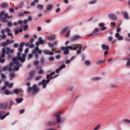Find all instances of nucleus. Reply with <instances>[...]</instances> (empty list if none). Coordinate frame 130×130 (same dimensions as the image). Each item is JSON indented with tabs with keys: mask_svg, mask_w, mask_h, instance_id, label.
<instances>
[{
	"mask_svg": "<svg viewBox=\"0 0 130 130\" xmlns=\"http://www.w3.org/2000/svg\"><path fill=\"white\" fill-rule=\"evenodd\" d=\"M18 52L17 53V57H15L12 58L13 62L16 64V66L14 68L15 71H19L20 70V67H22V64H20L19 61L21 62H25V58L27 55L25 54H23L22 57H21V52L23 51V48L20 47H18Z\"/></svg>",
	"mask_w": 130,
	"mask_h": 130,
	"instance_id": "nucleus-1",
	"label": "nucleus"
},
{
	"mask_svg": "<svg viewBox=\"0 0 130 130\" xmlns=\"http://www.w3.org/2000/svg\"><path fill=\"white\" fill-rule=\"evenodd\" d=\"M78 48H79V50L77 51L76 53L80 54V53L82 52V50H81L82 49V45L74 44L71 46L61 47V49L64 51L63 54H65V55H68V54L70 53V51H69L70 49V50H76Z\"/></svg>",
	"mask_w": 130,
	"mask_h": 130,
	"instance_id": "nucleus-2",
	"label": "nucleus"
},
{
	"mask_svg": "<svg viewBox=\"0 0 130 130\" xmlns=\"http://www.w3.org/2000/svg\"><path fill=\"white\" fill-rule=\"evenodd\" d=\"M40 44V43L39 42H37L36 43V45L37 47H35L34 49L32 50L31 53L32 54H35V57L37 59L38 57H39V55L38 54H41L42 53V50L41 49H39V45Z\"/></svg>",
	"mask_w": 130,
	"mask_h": 130,
	"instance_id": "nucleus-3",
	"label": "nucleus"
},
{
	"mask_svg": "<svg viewBox=\"0 0 130 130\" xmlns=\"http://www.w3.org/2000/svg\"><path fill=\"white\" fill-rule=\"evenodd\" d=\"M52 79H54L52 76H51L50 77L46 80L45 79H43L42 82H40L39 83V86H43V89L46 88V86L49 82H50L51 80H52Z\"/></svg>",
	"mask_w": 130,
	"mask_h": 130,
	"instance_id": "nucleus-4",
	"label": "nucleus"
},
{
	"mask_svg": "<svg viewBox=\"0 0 130 130\" xmlns=\"http://www.w3.org/2000/svg\"><path fill=\"white\" fill-rule=\"evenodd\" d=\"M62 112H63V111H60L58 112H56L54 116L55 117H57L56 121L58 122V123H60V122H62L63 120H61V118H60V114H62Z\"/></svg>",
	"mask_w": 130,
	"mask_h": 130,
	"instance_id": "nucleus-5",
	"label": "nucleus"
},
{
	"mask_svg": "<svg viewBox=\"0 0 130 130\" xmlns=\"http://www.w3.org/2000/svg\"><path fill=\"white\" fill-rule=\"evenodd\" d=\"M32 91L31 92L32 95H35V94H37L39 91H40V89H39V87H37V85L34 84L32 87Z\"/></svg>",
	"mask_w": 130,
	"mask_h": 130,
	"instance_id": "nucleus-6",
	"label": "nucleus"
},
{
	"mask_svg": "<svg viewBox=\"0 0 130 130\" xmlns=\"http://www.w3.org/2000/svg\"><path fill=\"white\" fill-rule=\"evenodd\" d=\"M33 42H34V39H31L29 40V42L25 44V46L29 47V48H34V44H32Z\"/></svg>",
	"mask_w": 130,
	"mask_h": 130,
	"instance_id": "nucleus-7",
	"label": "nucleus"
},
{
	"mask_svg": "<svg viewBox=\"0 0 130 130\" xmlns=\"http://www.w3.org/2000/svg\"><path fill=\"white\" fill-rule=\"evenodd\" d=\"M35 75H36V71H32L30 72L29 74V77L27 78V80L31 81V80H32V79L34 78Z\"/></svg>",
	"mask_w": 130,
	"mask_h": 130,
	"instance_id": "nucleus-8",
	"label": "nucleus"
},
{
	"mask_svg": "<svg viewBox=\"0 0 130 130\" xmlns=\"http://www.w3.org/2000/svg\"><path fill=\"white\" fill-rule=\"evenodd\" d=\"M16 66H17V64H16L14 62L10 63V66L9 68H8V70L9 71V72H13V71H16L14 70V68L16 67Z\"/></svg>",
	"mask_w": 130,
	"mask_h": 130,
	"instance_id": "nucleus-9",
	"label": "nucleus"
},
{
	"mask_svg": "<svg viewBox=\"0 0 130 130\" xmlns=\"http://www.w3.org/2000/svg\"><path fill=\"white\" fill-rule=\"evenodd\" d=\"M3 114H5V112L1 111L0 112V119H5L8 115H10V112H7L6 114H5L3 116Z\"/></svg>",
	"mask_w": 130,
	"mask_h": 130,
	"instance_id": "nucleus-10",
	"label": "nucleus"
},
{
	"mask_svg": "<svg viewBox=\"0 0 130 130\" xmlns=\"http://www.w3.org/2000/svg\"><path fill=\"white\" fill-rule=\"evenodd\" d=\"M82 37L79 35H75L73 38L71 39V42H74V41H76V40H78V39H81Z\"/></svg>",
	"mask_w": 130,
	"mask_h": 130,
	"instance_id": "nucleus-11",
	"label": "nucleus"
},
{
	"mask_svg": "<svg viewBox=\"0 0 130 130\" xmlns=\"http://www.w3.org/2000/svg\"><path fill=\"white\" fill-rule=\"evenodd\" d=\"M43 52L46 55H53V54H54V53L53 52L50 51L48 50H44L43 51Z\"/></svg>",
	"mask_w": 130,
	"mask_h": 130,
	"instance_id": "nucleus-12",
	"label": "nucleus"
},
{
	"mask_svg": "<svg viewBox=\"0 0 130 130\" xmlns=\"http://www.w3.org/2000/svg\"><path fill=\"white\" fill-rule=\"evenodd\" d=\"M8 103H0V109H7Z\"/></svg>",
	"mask_w": 130,
	"mask_h": 130,
	"instance_id": "nucleus-13",
	"label": "nucleus"
},
{
	"mask_svg": "<svg viewBox=\"0 0 130 130\" xmlns=\"http://www.w3.org/2000/svg\"><path fill=\"white\" fill-rule=\"evenodd\" d=\"M5 87H9L10 89H11V88H13V86H14V83H9V82L8 81H6L5 82Z\"/></svg>",
	"mask_w": 130,
	"mask_h": 130,
	"instance_id": "nucleus-14",
	"label": "nucleus"
},
{
	"mask_svg": "<svg viewBox=\"0 0 130 130\" xmlns=\"http://www.w3.org/2000/svg\"><path fill=\"white\" fill-rule=\"evenodd\" d=\"M62 69H66V64H62L58 69H56L55 71V73L58 74Z\"/></svg>",
	"mask_w": 130,
	"mask_h": 130,
	"instance_id": "nucleus-15",
	"label": "nucleus"
},
{
	"mask_svg": "<svg viewBox=\"0 0 130 130\" xmlns=\"http://www.w3.org/2000/svg\"><path fill=\"white\" fill-rule=\"evenodd\" d=\"M6 54H10V53H14V50H12L10 49V48L7 47L6 49Z\"/></svg>",
	"mask_w": 130,
	"mask_h": 130,
	"instance_id": "nucleus-16",
	"label": "nucleus"
},
{
	"mask_svg": "<svg viewBox=\"0 0 130 130\" xmlns=\"http://www.w3.org/2000/svg\"><path fill=\"white\" fill-rule=\"evenodd\" d=\"M109 18L111 19V20H113V21H115V20L117 19V17H116V16L113 14H109Z\"/></svg>",
	"mask_w": 130,
	"mask_h": 130,
	"instance_id": "nucleus-17",
	"label": "nucleus"
},
{
	"mask_svg": "<svg viewBox=\"0 0 130 130\" xmlns=\"http://www.w3.org/2000/svg\"><path fill=\"white\" fill-rule=\"evenodd\" d=\"M6 48H4L2 49V54L1 55V58H5L6 56Z\"/></svg>",
	"mask_w": 130,
	"mask_h": 130,
	"instance_id": "nucleus-18",
	"label": "nucleus"
},
{
	"mask_svg": "<svg viewBox=\"0 0 130 130\" xmlns=\"http://www.w3.org/2000/svg\"><path fill=\"white\" fill-rule=\"evenodd\" d=\"M98 32H99V28H95L93 30V33L89 35V36H92V35H95V36L98 35V34H99Z\"/></svg>",
	"mask_w": 130,
	"mask_h": 130,
	"instance_id": "nucleus-19",
	"label": "nucleus"
},
{
	"mask_svg": "<svg viewBox=\"0 0 130 130\" xmlns=\"http://www.w3.org/2000/svg\"><path fill=\"white\" fill-rule=\"evenodd\" d=\"M115 37L118 39V40L121 41L123 40V37L122 36L119 35V33L117 32L115 34Z\"/></svg>",
	"mask_w": 130,
	"mask_h": 130,
	"instance_id": "nucleus-20",
	"label": "nucleus"
},
{
	"mask_svg": "<svg viewBox=\"0 0 130 130\" xmlns=\"http://www.w3.org/2000/svg\"><path fill=\"white\" fill-rule=\"evenodd\" d=\"M55 122L53 121H48L46 122V125H48V126H52L53 125H55Z\"/></svg>",
	"mask_w": 130,
	"mask_h": 130,
	"instance_id": "nucleus-21",
	"label": "nucleus"
},
{
	"mask_svg": "<svg viewBox=\"0 0 130 130\" xmlns=\"http://www.w3.org/2000/svg\"><path fill=\"white\" fill-rule=\"evenodd\" d=\"M102 48L103 50H109V46L106 45L105 44H103L102 45Z\"/></svg>",
	"mask_w": 130,
	"mask_h": 130,
	"instance_id": "nucleus-22",
	"label": "nucleus"
},
{
	"mask_svg": "<svg viewBox=\"0 0 130 130\" xmlns=\"http://www.w3.org/2000/svg\"><path fill=\"white\" fill-rule=\"evenodd\" d=\"M12 18H13L12 16H9V15L7 13H6L4 15V18H3V20H6V19H12Z\"/></svg>",
	"mask_w": 130,
	"mask_h": 130,
	"instance_id": "nucleus-23",
	"label": "nucleus"
},
{
	"mask_svg": "<svg viewBox=\"0 0 130 130\" xmlns=\"http://www.w3.org/2000/svg\"><path fill=\"white\" fill-rule=\"evenodd\" d=\"M5 31L7 32L8 36H13V33H11V29L9 28H6L5 29Z\"/></svg>",
	"mask_w": 130,
	"mask_h": 130,
	"instance_id": "nucleus-24",
	"label": "nucleus"
},
{
	"mask_svg": "<svg viewBox=\"0 0 130 130\" xmlns=\"http://www.w3.org/2000/svg\"><path fill=\"white\" fill-rule=\"evenodd\" d=\"M68 30H69V27H68V26L65 27L61 31V35H63V34H64V33H66V32H67V31H68Z\"/></svg>",
	"mask_w": 130,
	"mask_h": 130,
	"instance_id": "nucleus-25",
	"label": "nucleus"
},
{
	"mask_svg": "<svg viewBox=\"0 0 130 130\" xmlns=\"http://www.w3.org/2000/svg\"><path fill=\"white\" fill-rule=\"evenodd\" d=\"M13 92L15 94H18L21 92H24V91L22 90V89H15L13 90Z\"/></svg>",
	"mask_w": 130,
	"mask_h": 130,
	"instance_id": "nucleus-26",
	"label": "nucleus"
},
{
	"mask_svg": "<svg viewBox=\"0 0 130 130\" xmlns=\"http://www.w3.org/2000/svg\"><path fill=\"white\" fill-rule=\"evenodd\" d=\"M128 60L125 64V67H130V58H126L125 59H124V60Z\"/></svg>",
	"mask_w": 130,
	"mask_h": 130,
	"instance_id": "nucleus-27",
	"label": "nucleus"
},
{
	"mask_svg": "<svg viewBox=\"0 0 130 130\" xmlns=\"http://www.w3.org/2000/svg\"><path fill=\"white\" fill-rule=\"evenodd\" d=\"M52 8H53V6L52 5L49 4L46 7V10L48 11H50Z\"/></svg>",
	"mask_w": 130,
	"mask_h": 130,
	"instance_id": "nucleus-28",
	"label": "nucleus"
},
{
	"mask_svg": "<svg viewBox=\"0 0 130 130\" xmlns=\"http://www.w3.org/2000/svg\"><path fill=\"white\" fill-rule=\"evenodd\" d=\"M5 93L6 95H10V94L12 95V94H14V92H13L12 91H10L8 89H6L5 91Z\"/></svg>",
	"mask_w": 130,
	"mask_h": 130,
	"instance_id": "nucleus-29",
	"label": "nucleus"
},
{
	"mask_svg": "<svg viewBox=\"0 0 130 130\" xmlns=\"http://www.w3.org/2000/svg\"><path fill=\"white\" fill-rule=\"evenodd\" d=\"M54 75H55V72H51L50 74L47 75L46 79H49L51 76H53Z\"/></svg>",
	"mask_w": 130,
	"mask_h": 130,
	"instance_id": "nucleus-30",
	"label": "nucleus"
},
{
	"mask_svg": "<svg viewBox=\"0 0 130 130\" xmlns=\"http://www.w3.org/2000/svg\"><path fill=\"white\" fill-rule=\"evenodd\" d=\"M37 8L38 10H40V11H42V10L43 9L44 6L42 5L39 4L37 6Z\"/></svg>",
	"mask_w": 130,
	"mask_h": 130,
	"instance_id": "nucleus-31",
	"label": "nucleus"
},
{
	"mask_svg": "<svg viewBox=\"0 0 130 130\" xmlns=\"http://www.w3.org/2000/svg\"><path fill=\"white\" fill-rule=\"evenodd\" d=\"M15 73H11L10 74V81H12L14 78H15Z\"/></svg>",
	"mask_w": 130,
	"mask_h": 130,
	"instance_id": "nucleus-32",
	"label": "nucleus"
},
{
	"mask_svg": "<svg viewBox=\"0 0 130 130\" xmlns=\"http://www.w3.org/2000/svg\"><path fill=\"white\" fill-rule=\"evenodd\" d=\"M16 102H17V103H21V102H23V98L20 99H16Z\"/></svg>",
	"mask_w": 130,
	"mask_h": 130,
	"instance_id": "nucleus-33",
	"label": "nucleus"
},
{
	"mask_svg": "<svg viewBox=\"0 0 130 130\" xmlns=\"http://www.w3.org/2000/svg\"><path fill=\"white\" fill-rule=\"evenodd\" d=\"M38 42H39L40 44L42 45L43 44V43L44 42V41L42 39V38L39 37L38 39Z\"/></svg>",
	"mask_w": 130,
	"mask_h": 130,
	"instance_id": "nucleus-34",
	"label": "nucleus"
},
{
	"mask_svg": "<svg viewBox=\"0 0 130 130\" xmlns=\"http://www.w3.org/2000/svg\"><path fill=\"white\" fill-rule=\"evenodd\" d=\"M105 62V61H104V60H99V61H96V64H98L99 66L100 64L104 63V62Z\"/></svg>",
	"mask_w": 130,
	"mask_h": 130,
	"instance_id": "nucleus-35",
	"label": "nucleus"
},
{
	"mask_svg": "<svg viewBox=\"0 0 130 130\" xmlns=\"http://www.w3.org/2000/svg\"><path fill=\"white\" fill-rule=\"evenodd\" d=\"M6 42H7V44L9 45V44H11L12 43H14V42H15V41H14V40L10 41V40H7Z\"/></svg>",
	"mask_w": 130,
	"mask_h": 130,
	"instance_id": "nucleus-36",
	"label": "nucleus"
},
{
	"mask_svg": "<svg viewBox=\"0 0 130 130\" xmlns=\"http://www.w3.org/2000/svg\"><path fill=\"white\" fill-rule=\"evenodd\" d=\"M123 17L124 19H128V14H127V13L126 12L124 13Z\"/></svg>",
	"mask_w": 130,
	"mask_h": 130,
	"instance_id": "nucleus-37",
	"label": "nucleus"
},
{
	"mask_svg": "<svg viewBox=\"0 0 130 130\" xmlns=\"http://www.w3.org/2000/svg\"><path fill=\"white\" fill-rule=\"evenodd\" d=\"M8 42H4L2 43V46H3V47H6V46H8Z\"/></svg>",
	"mask_w": 130,
	"mask_h": 130,
	"instance_id": "nucleus-38",
	"label": "nucleus"
},
{
	"mask_svg": "<svg viewBox=\"0 0 130 130\" xmlns=\"http://www.w3.org/2000/svg\"><path fill=\"white\" fill-rule=\"evenodd\" d=\"M123 122H124L125 123H129L130 124V120L127 119H124L123 120Z\"/></svg>",
	"mask_w": 130,
	"mask_h": 130,
	"instance_id": "nucleus-39",
	"label": "nucleus"
},
{
	"mask_svg": "<svg viewBox=\"0 0 130 130\" xmlns=\"http://www.w3.org/2000/svg\"><path fill=\"white\" fill-rule=\"evenodd\" d=\"M1 8H7L8 7V4L7 3H3L1 5Z\"/></svg>",
	"mask_w": 130,
	"mask_h": 130,
	"instance_id": "nucleus-40",
	"label": "nucleus"
},
{
	"mask_svg": "<svg viewBox=\"0 0 130 130\" xmlns=\"http://www.w3.org/2000/svg\"><path fill=\"white\" fill-rule=\"evenodd\" d=\"M32 57H33V53L29 54L28 55V58H27L28 60H30V59H31V58H32Z\"/></svg>",
	"mask_w": 130,
	"mask_h": 130,
	"instance_id": "nucleus-41",
	"label": "nucleus"
},
{
	"mask_svg": "<svg viewBox=\"0 0 130 130\" xmlns=\"http://www.w3.org/2000/svg\"><path fill=\"white\" fill-rule=\"evenodd\" d=\"M28 24L24 25L23 27L24 31H27L28 30Z\"/></svg>",
	"mask_w": 130,
	"mask_h": 130,
	"instance_id": "nucleus-42",
	"label": "nucleus"
},
{
	"mask_svg": "<svg viewBox=\"0 0 130 130\" xmlns=\"http://www.w3.org/2000/svg\"><path fill=\"white\" fill-rule=\"evenodd\" d=\"M38 74L39 75H43L44 74V71L43 70H40V71H38Z\"/></svg>",
	"mask_w": 130,
	"mask_h": 130,
	"instance_id": "nucleus-43",
	"label": "nucleus"
},
{
	"mask_svg": "<svg viewBox=\"0 0 130 130\" xmlns=\"http://www.w3.org/2000/svg\"><path fill=\"white\" fill-rule=\"evenodd\" d=\"M5 14H6V12L2 11L0 13V19L2 18L3 16H4Z\"/></svg>",
	"mask_w": 130,
	"mask_h": 130,
	"instance_id": "nucleus-44",
	"label": "nucleus"
},
{
	"mask_svg": "<svg viewBox=\"0 0 130 130\" xmlns=\"http://www.w3.org/2000/svg\"><path fill=\"white\" fill-rule=\"evenodd\" d=\"M85 64L86 65V66H90L91 64V62H90V61L89 60H86L85 61Z\"/></svg>",
	"mask_w": 130,
	"mask_h": 130,
	"instance_id": "nucleus-45",
	"label": "nucleus"
},
{
	"mask_svg": "<svg viewBox=\"0 0 130 130\" xmlns=\"http://www.w3.org/2000/svg\"><path fill=\"white\" fill-rule=\"evenodd\" d=\"M32 87H29L27 88V93H30V92H31V91H32Z\"/></svg>",
	"mask_w": 130,
	"mask_h": 130,
	"instance_id": "nucleus-46",
	"label": "nucleus"
},
{
	"mask_svg": "<svg viewBox=\"0 0 130 130\" xmlns=\"http://www.w3.org/2000/svg\"><path fill=\"white\" fill-rule=\"evenodd\" d=\"M96 3H97V1L93 0V1L89 2V5H93V4H96Z\"/></svg>",
	"mask_w": 130,
	"mask_h": 130,
	"instance_id": "nucleus-47",
	"label": "nucleus"
},
{
	"mask_svg": "<svg viewBox=\"0 0 130 130\" xmlns=\"http://www.w3.org/2000/svg\"><path fill=\"white\" fill-rule=\"evenodd\" d=\"M34 66H38L39 64V61L36 60L34 62Z\"/></svg>",
	"mask_w": 130,
	"mask_h": 130,
	"instance_id": "nucleus-48",
	"label": "nucleus"
},
{
	"mask_svg": "<svg viewBox=\"0 0 130 130\" xmlns=\"http://www.w3.org/2000/svg\"><path fill=\"white\" fill-rule=\"evenodd\" d=\"M48 46L49 47H54V46H55V45H54V44H51V43H48Z\"/></svg>",
	"mask_w": 130,
	"mask_h": 130,
	"instance_id": "nucleus-49",
	"label": "nucleus"
},
{
	"mask_svg": "<svg viewBox=\"0 0 130 130\" xmlns=\"http://www.w3.org/2000/svg\"><path fill=\"white\" fill-rule=\"evenodd\" d=\"M99 26L101 28H102L103 27H104V26H105V24H104V23H99Z\"/></svg>",
	"mask_w": 130,
	"mask_h": 130,
	"instance_id": "nucleus-50",
	"label": "nucleus"
},
{
	"mask_svg": "<svg viewBox=\"0 0 130 130\" xmlns=\"http://www.w3.org/2000/svg\"><path fill=\"white\" fill-rule=\"evenodd\" d=\"M43 63H44V58L43 57H42L41 58V64L42 66V64H43Z\"/></svg>",
	"mask_w": 130,
	"mask_h": 130,
	"instance_id": "nucleus-51",
	"label": "nucleus"
},
{
	"mask_svg": "<svg viewBox=\"0 0 130 130\" xmlns=\"http://www.w3.org/2000/svg\"><path fill=\"white\" fill-rule=\"evenodd\" d=\"M41 78H42V76H37L35 78V81H39Z\"/></svg>",
	"mask_w": 130,
	"mask_h": 130,
	"instance_id": "nucleus-52",
	"label": "nucleus"
},
{
	"mask_svg": "<svg viewBox=\"0 0 130 130\" xmlns=\"http://www.w3.org/2000/svg\"><path fill=\"white\" fill-rule=\"evenodd\" d=\"M71 34V30H68L66 34V37H69Z\"/></svg>",
	"mask_w": 130,
	"mask_h": 130,
	"instance_id": "nucleus-53",
	"label": "nucleus"
},
{
	"mask_svg": "<svg viewBox=\"0 0 130 130\" xmlns=\"http://www.w3.org/2000/svg\"><path fill=\"white\" fill-rule=\"evenodd\" d=\"M5 61H6L5 59H3V58H0V62L1 63H4V62H5Z\"/></svg>",
	"mask_w": 130,
	"mask_h": 130,
	"instance_id": "nucleus-54",
	"label": "nucleus"
},
{
	"mask_svg": "<svg viewBox=\"0 0 130 130\" xmlns=\"http://www.w3.org/2000/svg\"><path fill=\"white\" fill-rule=\"evenodd\" d=\"M7 25L8 26V27H12L13 26V23H12V22H8L7 23Z\"/></svg>",
	"mask_w": 130,
	"mask_h": 130,
	"instance_id": "nucleus-55",
	"label": "nucleus"
},
{
	"mask_svg": "<svg viewBox=\"0 0 130 130\" xmlns=\"http://www.w3.org/2000/svg\"><path fill=\"white\" fill-rule=\"evenodd\" d=\"M14 31H15V35H18V34H19L18 30L17 28H15L14 29Z\"/></svg>",
	"mask_w": 130,
	"mask_h": 130,
	"instance_id": "nucleus-56",
	"label": "nucleus"
},
{
	"mask_svg": "<svg viewBox=\"0 0 130 130\" xmlns=\"http://www.w3.org/2000/svg\"><path fill=\"white\" fill-rule=\"evenodd\" d=\"M49 40H55V38L54 37H48Z\"/></svg>",
	"mask_w": 130,
	"mask_h": 130,
	"instance_id": "nucleus-57",
	"label": "nucleus"
},
{
	"mask_svg": "<svg viewBox=\"0 0 130 130\" xmlns=\"http://www.w3.org/2000/svg\"><path fill=\"white\" fill-rule=\"evenodd\" d=\"M49 60H50V61H53V60H54V57L53 56H51L49 57Z\"/></svg>",
	"mask_w": 130,
	"mask_h": 130,
	"instance_id": "nucleus-58",
	"label": "nucleus"
},
{
	"mask_svg": "<svg viewBox=\"0 0 130 130\" xmlns=\"http://www.w3.org/2000/svg\"><path fill=\"white\" fill-rule=\"evenodd\" d=\"M24 45H25V43H24V42L21 43L20 44L19 47H21L23 48V47H24Z\"/></svg>",
	"mask_w": 130,
	"mask_h": 130,
	"instance_id": "nucleus-59",
	"label": "nucleus"
},
{
	"mask_svg": "<svg viewBox=\"0 0 130 130\" xmlns=\"http://www.w3.org/2000/svg\"><path fill=\"white\" fill-rule=\"evenodd\" d=\"M109 41H112L113 40V38L112 37H109L108 38Z\"/></svg>",
	"mask_w": 130,
	"mask_h": 130,
	"instance_id": "nucleus-60",
	"label": "nucleus"
},
{
	"mask_svg": "<svg viewBox=\"0 0 130 130\" xmlns=\"http://www.w3.org/2000/svg\"><path fill=\"white\" fill-rule=\"evenodd\" d=\"M99 127H100V124L98 125L94 128L93 130H98L99 129Z\"/></svg>",
	"mask_w": 130,
	"mask_h": 130,
	"instance_id": "nucleus-61",
	"label": "nucleus"
},
{
	"mask_svg": "<svg viewBox=\"0 0 130 130\" xmlns=\"http://www.w3.org/2000/svg\"><path fill=\"white\" fill-rule=\"evenodd\" d=\"M9 12L10 13H14L15 12V10L13 8L9 9Z\"/></svg>",
	"mask_w": 130,
	"mask_h": 130,
	"instance_id": "nucleus-62",
	"label": "nucleus"
},
{
	"mask_svg": "<svg viewBox=\"0 0 130 130\" xmlns=\"http://www.w3.org/2000/svg\"><path fill=\"white\" fill-rule=\"evenodd\" d=\"M3 72H6V71H8V68L7 67H4L3 68Z\"/></svg>",
	"mask_w": 130,
	"mask_h": 130,
	"instance_id": "nucleus-63",
	"label": "nucleus"
},
{
	"mask_svg": "<svg viewBox=\"0 0 130 130\" xmlns=\"http://www.w3.org/2000/svg\"><path fill=\"white\" fill-rule=\"evenodd\" d=\"M13 46L14 48H17L19 46V44H14Z\"/></svg>",
	"mask_w": 130,
	"mask_h": 130,
	"instance_id": "nucleus-64",
	"label": "nucleus"
}]
</instances>
